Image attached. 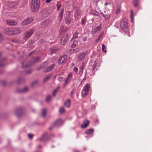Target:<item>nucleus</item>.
Segmentation results:
<instances>
[{
	"label": "nucleus",
	"mask_w": 152,
	"mask_h": 152,
	"mask_svg": "<svg viewBox=\"0 0 152 152\" xmlns=\"http://www.w3.org/2000/svg\"><path fill=\"white\" fill-rule=\"evenodd\" d=\"M40 60L39 57H36L33 58L31 61L27 62L25 60L21 63L22 67L23 68L29 67L35 63L38 62Z\"/></svg>",
	"instance_id": "1"
},
{
	"label": "nucleus",
	"mask_w": 152,
	"mask_h": 152,
	"mask_svg": "<svg viewBox=\"0 0 152 152\" xmlns=\"http://www.w3.org/2000/svg\"><path fill=\"white\" fill-rule=\"evenodd\" d=\"M40 0H32L31 3V9L32 11H37L40 7Z\"/></svg>",
	"instance_id": "2"
},
{
	"label": "nucleus",
	"mask_w": 152,
	"mask_h": 152,
	"mask_svg": "<svg viewBox=\"0 0 152 152\" xmlns=\"http://www.w3.org/2000/svg\"><path fill=\"white\" fill-rule=\"evenodd\" d=\"M52 13V11L48 9L43 10L42 12V18H45L49 16Z\"/></svg>",
	"instance_id": "3"
},
{
	"label": "nucleus",
	"mask_w": 152,
	"mask_h": 152,
	"mask_svg": "<svg viewBox=\"0 0 152 152\" xmlns=\"http://www.w3.org/2000/svg\"><path fill=\"white\" fill-rule=\"evenodd\" d=\"M120 26L123 31H126L128 27L127 20L126 18L122 20L120 23Z\"/></svg>",
	"instance_id": "4"
},
{
	"label": "nucleus",
	"mask_w": 152,
	"mask_h": 152,
	"mask_svg": "<svg viewBox=\"0 0 152 152\" xmlns=\"http://www.w3.org/2000/svg\"><path fill=\"white\" fill-rule=\"evenodd\" d=\"M34 31V29H31L28 30L25 33V36L24 37V39L25 40H27L33 34Z\"/></svg>",
	"instance_id": "5"
},
{
	"label": "nucleus",
	"mask_w": 152,
	"mask_h": 152,
	"mask_svg": "<svg viewBox=\"0 0 152 152\" xmlns=\"http://www.w3.org/2000/svg\"><path fill=\"white\" fill-rule=\"evenodd\" d=\"M89 87V84L88 83H87L86 86L84 87V89L81 92L82 95L83 97H85L88 94Z\"/></svg>",
	"instance_id": "6"
},
{
	"label": "nucleus",
	"mask_w": 152,
	"mask_h": 152,
	"mask_svg": "<svg viewBox=\"0 0 152 152\" xmlns=\"http://www.w3.org/2000/svg\"><path fill=\"white\" fill-rule=\"evenodd\" d=\"M33 21V19L31 17H28L24 20L22 23V25L26 26L30 24Z\"/></svg>",
	"instance_id": "7"
},
{
	"label": "nucleus",
	"mask_w": 152,
	"mask_h": 152,
	"mask_svg": "<svg viewBox=\"0 0 152 152\" xmlns=\"http://www.w3.org/2000/svg\"><path fill=\"white\" fill-rule=\"evenodd\" d=\"M15 113L16 115L19 117L23 114V108L21 107L16 108L15 110Z\"/></svg>",
	"instance_id": "8"
},
{
	"label": "nucleus",
	"mask_w": 152,
	"mask_h": 152,
	"mask_svg": "<svg viewBox=\"0 0 152 152\" xmlns=\"http://www.w3.org/2000/svg\"><path fill=\"white\" fill-rule=\"evenodd\" d=\"M88 52L85 51L80 53L78 57V60L79 61H82L85 58L86 56L88 54Z\"/></svg>",
	"instance_id": "9"
},
{
	"label": "nucleus",
	"mask_w": 152,
	"mask_h": 152,
	"mask_svg": "<svg viewBox=\"0 0 152 152\" xmlns=\"http://www.w3.org/2000/svg\"><path fill=\"white\" fill-rule=\"evenodd\" d=\"M49 139V137L47 133L44 134L42 137L39 139L40 141L42 142L46 141Z\"/></svg>",
	"instance_id": "10"
},
{
	"label": "nucleus",
	"mask_w": 152,
	"mask_h": 152,
	"mask_svg": "<svg viewBox=\"0 0 152 152\" xmlns=\"http://www.w3.org/2000/svg\"><path fill=\"white\" fill-rule=\"evenodd\" d=\"M63 123V121L61 119H59L53 123V126L61 125Z\"/></svg>",
	"instance_id": "11"
},
{
	"label": "nucleus",
	"mask_w": 152,
	"mask_h": 152,
	"mask_svg": "<svg viewBox=\"0 0 152 152\" xmlns=\"http://www.w3.org/2000/svg\"><path fill=\"white\" fill-rule=\"evenodd\" d=\"M68 39V35H67L65 34L63 36L61 39V44L62 45L64 44L67 40Z\"/></svg>",
	"instance_id": "12"
},
{
	"label": "nucleus",
	"mask_w": 152,
	"mask_h": 152,
	"mask_svg": "<svg viewBox=\"0 0 152 152\" xmlns=\"http://www.w3.org/2000/svg\"><path fill=\"white\" fill-rule=\"evenodd\" d=\"M67 56L66 55H64L63 56L61 57L58 61V63L59 64H61L63 63L65 60L67 58Z\"/></svg>",
	"instance_id": "13"
},
{
	"label": "nucleus",
	"mask_w": 152,
	"mask_h": 152,
	"mask_svg": "<svg viewBox=\"0 0 152 152\" xmlns=\"http://www.w3.org/2000/svg\"><path fill=\"white\" fill-rule=\"evenodd\" d=\"M28 90V88L27 87H25L23 88L17 89L16 90V91L19 93H23L26 92Z\"/></svg>",
	"instance_id": "14"
},
{
	"label": "nucleus",
	"mask_w": 152,
	"mask_h": 152,
	"mask_svg": "<svg viewBox=\"0 0 152 152\" xmlns=\"http://www.w3.org/2000/svg\"><path fill=\"white\" fill-rule=\"evenodd\" d=\"M101 28V26H99L96 27H94L92 28L91 32L92 34H95Z\"/></svg>",
	"instance_id": "15"
},
{
	"label": "nucleus",
	"mask_w": 152,
	"mask_h": 152,
	"mask_svg": "<svg viewBox=\"0 0 152 152\" xmlns=\"http://www.w3.org/2000/svg\"><path fill=\"white\" fill-rule=\"evenodd\" d=\"M89 121L87 119H85L83 122V124L81 126V127L83 129L86 128L89 124Z\"/></svg>",
	"instance_id": "16"
},
{
	"label": "nucleus",
	"mask_w": 152,
	"mask_h": 152,
	"mask_svg": "<svg viewBox=\"0 0 152 152\" xmlns=\"http://www.w3.org/2000/svg\"><path fill=\"white\" fill-rule=\"evenodd\" d=\"M5 33L8 35H13L12 28H6L4 30Z\"/></svg>",
	"instance_id": "17"
},
{
	"label": "nucleus",
	"mask_w": 152,
	"mask_h": 152,
	"mask_svg": "<svg viewBox=\"0 0 152 152\" xmlns=\"http://www.w3.org/2000/svg\"><path fill=\"white\" fill-rule=\"evenodd\" d=\"M7 23L10 26H15L17 24V22L13 20H7Z\"/></svg>",
	"instance_id": "18"
},
{
	"label": "nucleus",
	"mask_w": 152,
	"mask_h": 152,
	"mask_svg": "<svg viewBox=\"0 0 152 152\" xmlns=\"http://www.w3.org/2000/svg\"><path fill=\"white\" fill-rule=\"evenodd\" d=\"M13 35L16 34L20 32V30L17 28H12Z\"/></svg>",
	"instance_id": "19"
},
{
	"label": "nucleus",
	"mask_w": 152,
	"mask_h": 152,
	"mask_svg": "<svg viewBox=\"0 0 152 152\" xmlns=\"http://www.w3.org/2000/svg\"><path fill=\"white\" fill-rule=\"evenodd\" d=\"M6 61V58H5L0 59V67H2L5 65Z\"/></svg>",
	"instance_id": "20"
},
{
	"label": "nucleus",
	"mask_w": 152,
	"mask_h": 152,
	"mask_svg": "<svg viewBox=\"0 0 152 152\" xmlns=\"http://www.w3.org/2000/svg\"><path fill=\"white\" fill-rule=\"evenodd\" d=\"M68 28H67L66 26L64 25L62 26L60 30V32L61 33L66 31L68 29Z\"/></svg>",
	"instance_id": "21"
},
{
	"label": "nucleus",
	"mask_w": 152,
	"mask_h": 152,
	"mask_svg": "<svg viewBox=\"0 0 152 152\" xmlns=\"http://www.w3.org/2000/svg\"><path fill=\"white\" fill-rule=\"evenodd\" d=\"M72 75L71 73H69L67 75V78L65 80V83L64 84V86H65L68 83V81L69 80L72 78Z\"/></svg>",
	"instance_id": "22"
},
{
	"label": "nucleus",
	"mask_w": 152,
	"mask_h": 152,
	"mask_svg": "<svg viewBox=\"0 0 152 152\" xmlns=\"http://www.w3.org/2000/svg\"><path fill=\"white\" fill-rule=\"evenodd\" d=\"M50 51L51 54L55 53L58 50V48L56 47H54L50 48L49 50Z\"/></svg>",
	"instance_id": "23"
},
{
	"label": "nucleus",
	"mask_w": 152,
	"mask_h": 152,
	"mask_svg": "<svg viewBox=\"0 0 152 152\" xmlns=\"http://www.w3.org/2000/svg\"><path fill=\"white\" fill-rule=\"evenodd\" d=\"M63 15V10L61 9V11L60 12V13L58 16V20L60 22L61 21V19L62 18Z\"/></svg>",
	"instance_id": "24"
},
{
	"label": "nucleus",
	"mask_w": 152,
	"mask_h": 152,
	"mask_svg": "<svg viewBox=\"0 0 152 152\" xmlns=\"http://www.w3.org/2000/svg\"><path fill=\"white\" fill-rule=\"evenodd\" d=\"M54 64H53L49 66L46 69V70H44V71L45 72H48L51 71L54 67Z\"/></svg>",
	"instance_id": "25"
},
{
	"label": "nucleus",
	"mask_w": 152,
	"mask_h": 152,
	"mask_svg": "<svg viewBox=\"0 0 152 152\" xmlns=\"http://www.w3.org/2000/svg\"><path fill=\"white\" fill-rule=\"evenodd\" d=\"M90 14L96 16H99V14L97 11L94 10H92L90 12Z\"/></svg>",
	"instance_id": "26"
},
{
	"label": "nucleus",
	"mask_w": 152,
	"mask_h": 152,
	"mask_svg": "<svg viewBox=\"0 0 152 152\" xmlns=\"http://www.w3.org/2000/svg\"><path fill=\"white\" fill-rule=\"evenodd\" d=\"M71 101L69 99H67L64 103L65 106L67 107H70Z\"/></svg>",
	"instance_id": "27"
},
{
	"label": "nucleus",
	"mask_w": 152,
	"mask_h": 152,
	"mask_svg": "<svg viewBox=\"0 0 152 152\" xmlns=\"http://www.w3.org/2000/svg\"><path fill=\"white\" fill-rule=\"evenodd\" d=\"M104 34V32L103 31L99 35V37L96 40V42H98L101 39L102 37L103 36Z\"/></svg>",
	"instance_id": "28"
},
{
	"label": "nucleus",
	"mask_w": 152,
	"mask_h": 152,
	"mask_svg": "<svg viewBox=\"0 0 152 152\" xmlns=\"http://www.w3.org/2000/svg\"><path fill=\"white\" fill-rule=\"evenodd\" d=\"M94 132V129H89L87 130L85 132V133L87 134H90L93 133Z\"/></svg>",
	"instance_id": "29"
},
{
	"label": "nucleus",
	"mask_w": 152,
	"mask_h": 152,
	"mask_svg": "<svg viewBox=\"0 0 152 152\" xmlns=\"http://www.w3.org/2000/svg\"><path fill=\"white\" fill-rule=\"evenodd\" d=\"M84 69V63H82L80 65V68H79V72L80 73H83V70Z\"/></svg>",
	"instance_id": "30"
},
{
	"label": "nucleus",
	"mask_w": 152,
	"mask_h": 152,
	"mask_svg": "<svg viewBox=\"0 0 152 152\" xmlns=\"http://www.w3.org/2000/svg\"><path fill=\"white\" fill-rule=\"evenodd\" d=\"M65 22L67 24H70L71 22V18H70L68 16L65 19Z\"/></svg>",
	"instance_id": "31"
},
{
	"label": "nucleus",
	"mask_w": 152,
	"mask_h": 152,
	"mask_svg": "<svg viewBox=\"0 0 152 152\" xmlns=\"http://www.w3.org/2000/svg\"><path fill=\"white\" fill-rule=\"evenodd\" d=\"M25 79L23 78H19L17 80V82L18 84H20L25 81Z\"/></svg>",
	"instance_id": "32"
},
{
	"label": "nucleus",
	"mask_w": 152,
	"mask_h": 152,
	"mask_svg": "<svg viewBox=\"0 0 152 152\" xmlns=\"http://www.w3.org/2000/svg\"><path fill=\"white\" fill-rule=\"evenodd\" d=\"M111 15L112 14H106L104 17L105 20H107L108 19H110L111 18Z\"/></svg>",
	"instance_id": "33"
},
{
	"label": "nucleus",
	"mask_w": 152,
	"mask_h": 152,
	"mask_svg": "<svg viewBox=\"0 0 152 152\" xmlns=\"http://www.w3.org/2000/svg\"><path fill=\"white\" fill-rule=\"evenodd\" d=\"M51 75H49L48 76L45 77L43 80V82L45 83L51 77Z\"/></svg>",
	"instance_id": "34"
},
{
	"label": "nucleus",
	"mask_w": 152,
	"mask_h": 152,
	"mask_svg": "<svg viewBox=\"0 0 152 152\" xmlns=\"http://www.w3.org/2000/svg\"><path fill=\"white\" fill-rule=\"evenodd\" d=\"M86 21V18L85 17L82 19L81 20V25L83 27L85 25Z\"/></svg>",
	"instance_id": "35"
},
{
	"label": "nucleus",
	"mask_w": 152,
	"mask_h": 152,
	"mask_svg": "<svg viewBox=\"0 0 152 152\" xmlns=\"http://www.w3.org/2000/svg\"><path fill=\"white\" fill-rule=\"evenodd\" d=\"M131 20L132 22H134V14L133 11L132 10L131 11Z\"/></svg>",
	"instance_id": "36"
},
{
	"label": "nucleus",
	"mask_w": 152,
	"mask_h": 152,
	"mask_svg": "<svg viewBox=\"0 0 152 152\" xmlns=\"http://www.w3.org/2000/svg\"><path fill=\"white\" fill-rule=\"evenodd\" d=\"M78 32L76 31L73 34V37L72 38L73 39H75L78 37Z\"/></svg>",
	"instance_id": "37"
},
{
	"label": "nucleus",
	"mask_w": 152,
	"mask_h": 152,
	"mask_svg": "<svg viewBox=\"0 0 152 152\" xmlns=\"http://www.w3.org/2000/svg\"><path fill=\"white\" fill-rule=\"evenodd\" d=\"M139 0H134L133 4L135 7H137L138 5Z\"/></svg>",
	"instance_id": "38"
},
{
	"label": "nucleus",
	"mask_w": 152,
	"mask_h": 152,
	"mask_svg": "<svg viewBox=\"0 0 152 152\" xmlns=\"http://www.w3.org/2000/svg\"><path fill=\"white\" fill-rule=\"evenodd\" d=\"M48 63L47 62L45 61V62L43 64H42L41 66L42 68H45V67L48 65Z\"/></svg>",
	"instance_id": "39"
},
{
	"label": "nucleus",
	"mask_w": 152,
	"mask_h": 152,
	"mask_svg": "<svg viewBox=\"0 0 152 152\" xmlns=\"http://www.w3.org/2000/svg\"><path fill=\"white\" fill-rule=\"evenodd\" d=\"M52 98L51 96L50 95H48L46 98V101L47 102H49L50 101Z\"/></svg>",
	"instance_id": "40"
},
{
	"label": "nucleus",
	"mask_w": 152,
	"mask_h": 152,
	"mask_svg": "<svg viewBox=\"0 0 152 152\" xmlns=\"http://www.w3.org/2000/svg\"><path fill=\"white\" fill-rule=\"evenodd\" d=\"M77 42L78 41L75 40L73 41L72 45V46H74L76 48L78 46Z\"/></svg>",
	"instance_id": "41"
},
{
	"label": "nucleus",
	"mask_w": 152,
	"mask_h": 152,
	"mask_svg": "<svg viewBox=\"0 0 152 152\" xmlns=\"http://www.w3.org/2000/svg\"><path fill=\"white\" fill-rule=\"evenodd\" d=\"M81 12L80 10H77L76 11L75 16H79L80 15Z\"/></svg>",
	"instance_id": "42"
},
{
	"label": "nucleus",
	"mask_w": 152,
	"mask_h": 152,
	"mask_svg": "<svg viewBox=\"0 0 152 152\" xmlns=\"http://www.w3.org/2000/svg\"><path fill=\"white\" fill-rule=\"evenodd\" d=\"M32 71V70L31 69H29L27 70H26L25 71V74L26 75H27L31 73Z\"/></svg>",
	"instance_id": "43"
},
{
	"label": "nucleus",
	"mask_w": 152,
	"mask_h": 152,
	"mask_svg": "<svg viewBox=\"0 0 152 152\" xmlns=\"http://www.w3.org/2000/svg\"><path fill=\"white\" fill-rule=\"evenodd\" d=\"M64 111L65 110L63 107H61L59 109V113L61 114L63 113L64 112Z\"/></svg>",
	"instance_id": "44"
},
{
	"label": "nucleus",
	"mask_w": 152,
	"mask_h": 152,
	"mask_svg": "<svg viewBox=\"0 0 152 152\" xmlns=\"http://www.w3.org/2000/svg\"><path fill=\"white\" fill-rule=\"evenodd\" d=\"M46 110L45 109H43L42 110V117H44L46 114Z\"/></svg>",
	"instance_id": "45"
},
{
	"label": "nucleus",
	"mask_w": 152,
	"mask_h": 152,
	"mask_svg": "<svg viewBox=\"0 0 152 152\" xmlns=\"http://www.w3.org/2000/svg\"><path fill=\"white\" fill-rule=\"evenodd\" d=\"M56 6L57 7V11H59L61 6V4L59 2L57 4Z\"/></svg>",
	"instance_id": "46"
},
{
	"label": "nucleus",
	"mask_w": 152,
	"mask_h": 152,
	"mask_svg": "<svg viewBox=\"0 0 152 152\" xmlns=\"http://www.w3.org/2000/svg\"><path fill=\"white\" fill-rule=\"evenodd\" d=\"M102 50L103 52L105 53L106 52V47L104 44H103L102 45Z\"/></svg>",
	"instance_id": "47"
},
{
	"label": "nucleus",
	"mask_w": 152,
	"mask_h": 152,
	"mask_svg": "<svg viewBox=\"0 0 152 152\" xmlns=\"http://www.w3.org/2000/svg\"><path fill=\"white\" fill-rule=\"evenodd\" d=\"M34 42L32 40H30L27 43V45H32L34 43Z\"/></svg>",
	"instance_id": "48"
},
{
	"label": "nucleus",
	"mask_w": 152,
	"mask_h": 152,
	"mask_svg": "<svg viewBox=\"0 0 152 152\" xmlns=\"http://www.w3.org/2000/svg\"><path fill=\"white\" fill-rule=\"evenodd\" d=\"M58 80L60 82H62L64 80V78L61 77H59L58 78Z\"/></svg>",
	"instance_id": "49"
},
{
	"label": "nucleus",
	"mask_w": 152,
	"mask_h": 152,
	"mask_svg": "<svg viewBox=\"0 0 152 152\" xmlns=\"http://www.w3.org/2000/svg\"><path fill=\"white\" fill-rule=\"evenodd\" d=\"M38 83V81H35L32 83L31 86H33L35 84H37Z\"/></svg>",
	"instance_id": "50"
},
{
	"label": "nucleus",
	"mask_w": 152,
	"mask_h": 152,
	"mask_svg": "<svg viewBox=\"0 0 152 152\" xmlns=\"http://www.w3.org/2000/svg\"><path fill=\"white\" fill-rule=\"evenodd\" d=\"M48 20H46L44 22L42 23V26L44 25H46L47 23H48Z\"/></svg>",
	"instance_id": "51"
},
{
	"label": "nucleus",
	"mask_w": 152,
	"mask_h": 152,
	"mask_svg": "<svg viewBox=\"0 0 152 152\" xmlns=\"http://www.w3.org/2000/svg\"><path fill=\"white\" fill-rule=\"evenodd\" d=\"M73 71L75 72L76 73H77L78 72V69L75 67H74V69H73Z\"/></svg>",
	"instance_id": "52"
},
{
	"label": "nucleus",
	"mask_w": 152,
	"mask_h": 152,
	"mask_svg": "<svg viewBox=\"0 0 152 152\" xmlns=\"http://www.w3.org/2000/svg\"><path fill=\"white\" fill-rule=\"evenodd\" d=\"M57 92V90H55L53 92V95L54 96H55Z\"/></svg>",
	"instance_id": "53"
},
{
	"label": "nucleus",
	"mask_w": 152,
	"mask_h": 152,
	"mask_svg": "<svg viewBox=\"0 0 152 152\" xmlns=\"http://www.w3.org/2000/svg\"><path fill=\"white\" fill-rule=\"evenodd\" d=\"M44 42V39H41L39 40V43H40V44H41V43H43V42Z\"/></svg>",
	"instance_id": "54"
},
{
	"label": "nucleus",
	"mask_w": 152,
	"mask_h": 152,
	"mask_svg": "<svg viewBox=\"0 0 152 152\" xmlns=\"http://www.w3.org/2000/svg\"><path fill=\"white\" fill-rule=\"evenodd\" d=\"M28 137L31 139L33 138V135L31 134H28Z\"/></svg>",
	"instance_id": "55"
},
{
	"label": "nucleus",
	"mask_w": 152,
	"mask_h": 152,
	"mask_svg": "<svg viewBox=\"0 0 152 152\" xmlns=\"http://www.w3.org/2000/svg\"><path fill=\"white\" fill-rule=\"evenodd\" d=\"M3 39L2 36L0 34V42Z\"/></svg>",
	"instance_id": "56"
},
{
	"label": "nucleus",
	"mask_w": 152,
	"mask_h": 152,
	"mask_svg": "<svg viewBox=\"0 0 152 152\" xmlns=\"http://www.w3.org/2000/svg\"><path fill=\"white\" fill-rule=\"evenodd\" d=\"M87 40V39L86 37H84L83 38V42H85Z\"/></svg>",
	"instance_id": "57"
},
{
	"label": "nucleus",
	"mask_w": 152,
	"mask_h": 152,
	"mask_svg": "<svg viewBox=\"0 0 152 152\" xmlns=\"http://www.w3.org/2000/svg\"><path fill=\"white\" fill-rule=\"evenodd\" d=\"M74 90H73V91H72L71 92L70 94H71V96L72 97H73V94L74 93Z\"/></svg>",
	"instance_id": "58"
},
{
	"label": "nucleus",
	"mask_w": 152,
	"mask_h": 152,
	"mask_svg": "<svg viewBox=\"0 0 152 152\" xmlns=\"http://www.w3.org/2000/svg\"><path fill=\"white\" fill-rule=\"evenodd\" d=\"M52 0H46V3H49Z\"/></svg>",
	"instance_id": "59"
},
{
	"label": "nucleus",
	"mask_w": 152,
	"mask_h": 152,
	"mask_svg": "<svg viewBox=\"0 0 152 152\" xmlns=\"http://www.w3.org/2000/svg\"><path fill=\"white\" fill-rule=\"evenodd\" d=\"M120 11V10L118 9V10H117L116 11V14H118L119 13Z\"/></svg>",
	"instance_id": "60"
},
{
	"label": "nucleus",
	"mask_w": 152,
	"mask_h": 152,
	"mask_svg": "<svg viewBox=\"0 0 152 152\" xmlns=\"http://www.w3.org/2000/svg\"><path fill=\"white\" fill-rule=\"evenodd\" d=\"M103 16V17L104 18L105 15H106V14H104L103 13H102V12H101V13Z\"/></svg>",
	"instance_id": "61"
},
{
	"label": "nucleus",
	"mask_w": 152,
	"mask_h": 152,
	"mask_svg": "<svg viewBox=\"0 0 152 152\" xmlns=\"http://www.w3.org/2000/svg\"><path fill=\"white\" fill-rule=\"evenodd\" d=\"M95 107L94 105H92L91 106V108L92 109H94Z\"/></svg>",
	"instance_id": "62"
},
{
	"label": "nucleus",
	"mask_w": 152,
	"mask_h": 152,
	"mask_svg": "<svg viewBox=\"0 0 152 152\" xmlns=\"http://www.w3.org/2000/svg\"><path fill=\"white\" fill-rule=\"evenodd\" d=\"M60 75V74H58V75H56L54 76V78H55L56 77V76H58V75Z\"/></svg>",
	"instance_id": "63"
},
{
	"label": "nucleus",
	"mask_w": 152,
	"mask_h": 152,
	"mask_svg": "<svg viewBox=\"0 0 152 152\" xmlns=\"http://www.w3.org/2000/svg\"><path fill=\"white\" fill-rule=\"evenodd\" d=\"M60 88V87L59 86L58 87L56 88V89H55V90H57V91L58 90L59 88Z\"/></svg>",
	"instance_id": "64"
}]
</instances>
